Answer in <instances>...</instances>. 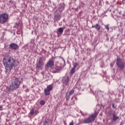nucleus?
Masks as SVG:
<instances>
[{
	"label": "nucleus",
	"instance_id": "obj_1",
	"mask_svg": "<svg viewBox=\"0 0 125 125\" xmlns=\"http://www.w3.org/2000/svg\"><path fill=\"white\" fill-rule=\"evenodd\" d=\"M2 62L6 70V74H8L14 67L17 66L16 60L11 56L7 55L5 56L3 58Z\"/></svg>",
	"mask_w": 125,
	"mask_h": 125
},
{
	"label": "nucleus",
	"instance_id": "obj_2",
	"mask_svg": "<svg viewBox=\"0 0 125 125\" xmlns=\"http://www.w3.org/2000/svg\"><path fill=\"white\" fill-rule=\"evenodd\" d=\"M21 81L18 78L15 77V76L12 75L11 83L9 87V90L10 91H14L16 90L20 86Z\"/></svg>",
	"mask_w": 125,
	"mask_h": 125
},
{
	"label": "nucleus",
	"instance_id": "obj_3",
	"mask_svg": "<svg viewBox=\"0 0 125 125\" xmlns=\"http://www.w3.org/2000/svg\"><path fill=\"white\" fill-rule=\"evenodd\" d=\"M97 115H98V112H95L90 116L88 118L84 119L83 120V123L84 124H89L91 123V122H93V121L95 120V118L97 117Z\"/></svg>",
	"mask_w": 125,
	"mask_h": 125
},
{
	"label": "nucleus",
	"instance_id": "obj_4",
	"mask_svg": "<svg viewBox=\"0 0 125 125\" xmlns=\"http://www.w3.org/2000/svg\"><path fill=\"white\" fill-rule=\"evenodd\" d=\"M8 20V15L7 14L3 13L0 15V23L3 24Z\"/></svg>",
	"mask_w": 125,
	"mask_h": 125
},
{
	"label": "nucleus",
	"instance_id": "obj_5",
	"mask_svg": "<svg viewBox=\"0 0 125 125\" xmlns=\"http://www.w3.org/2000/svg\"><path fill=\"white\" fill-rule=\"evenodd\" d=\"M116 64L120 68L121 70H123L125 68V62H122L121 59L117 58Z\"/></svg>",
	"mask_w": 125,
	"mask_h": 125
},
{
	"label": "nucleus",
	"instance_id": "obj_6",
	"mask_svg": "<svg viewBox=\"0 0 125 125\" xmlns=\"http://www.w3.org/2000/svg\"><path fill=\"white\" fill-rule=\"evenodd\" d=\"M44 65V63L41 60H39L38 62H37L36 63V69L38 70H41V69H42V67H43V65Z\"/></svg>",
	"mask_w": 125,
	"mask_h": 125
},
{
	"label": "nucleus",
	"instance_id": "obj_7",
	"mask_svg": "<svg viewBox=\"0 0 125 125\" xmlns=\"http://www.w3.org/2000/svg\"><path fill=\"white\" fill-rule=\"evenodd\" d=\"M53 87L52 85H49L44 89V92L45 95H49L50 94V91L52 90Z\"/></svg>",
	"mask_w": 125,
	"mask_h": 125
},
{
	"label": "nucleus",
	"instance_id": "obj_8",
	"mask_svg": "<svg viewBox=\"0 0 125 125\" xmlns=\"http://www.w3.org/2000/svg\"><path fill=\"white\" fill-rule=\"evenodd\" d=\"M70 79L68 77L65 76L63 78L62 80L63 86H66L69 84V81Z\"/></svg>",
	"mask_w": 125,
	"mask_h": 125
},
{
	"label": "nucleus",
	"instance_id": "obj_9",
	"mask_svg": "<svg viewBox=\"0 0 125 125\" xmlns=\"http://www.w3.org/2000/svg\"><path fill=\"white\" fill-rule=\"evenodd\" d=\"M10 48L14 50H17L19 48V46L15 43H12L9 45Z\"/></svg>",
	"mask_w": 125,
	"mask_h": 125
},
{
	"label": "nucleus",
	"instance_id": "obj_10",
	"mask_svg": "<svg viewBox=\"0 0 125 125\" xmlns=\"http://www.w3.org/2000/svg\"><path fill=\"white\" fill-rule=\"evenodd\" d=\"M53 66H54V62L52 60H50L46 64V67L47 68H52Z\"/></svg>",
	"mask_w": 125,
	"mask_h": 125
},
{
	"label": "nucleus",
	"instance_id": "obj_11",
	"mask_svg": "<svg viewBox=\"0 0 125 125\" xmlns=\"http://www.w3.org/2000/svg\"><path fill=\"white\" fill-rule=\"evenodd\" d=\"M92 28H95L98 31H99L101 29V26L99 24H96V25H93Z\"/></svg>",
	"mask_w": 125,
	"mask_h": 125
},
{
	"label": "nucleus",
	"instance_id": "obj_12",
	"mask_svg": "<svg viewBox=\"0 0 125 125\" xmlns=\"http://www.w3.org/2000/svg\"><path fill=\"white\" fill-rule=\"evenodd\" d=\"M60 18H61V16L60 14H58L55 15L54 18V21H57L59 20V19H60Z\"/></svg>",
	"mask_w": 125,
	"mask_h": 125
},
{
	"label": "nucleus",
	"instance_id": "obj_13",
	"mask_svg": "<svg viewBox=\"0 0 125 125\" xmlns=\"http://www.w3.org/2000/svg\"><path fill=\"white\" fill-rule=\"evenodd\" d=\"M117 120H119V116H117L115 114H113V121L116 122Z\"/></svg>",
	"mask_w": 125,
	"mask_h": 125
},
{
	"label": "nucleus",
	"instance_id": "obj_14",
	"mask_svg": "<svg viewBox=\"0 0 125 125\" xmlns=\"http://www.w3.org/2000/svg\"><path fill=\"white\" fill-rule=\"evenodd\" d=\"M109 26H110L109 24L104 25V28L106 30H107V32H109V31L110 30V28H109Z\"/></svg>",
	"mask_w": 125,
	"mask_h": 125
},
{
	"label": "nucleus",
	"instance_id": "obj_15",
	"mask_svg": "<svg viewBox=\"0 0 125 125\" xmlns=\"http://www.w3.org/2000/svg\"><path fill=\"white\" fill-rule=\"evenodd\" d=\"M63 31H64V28L62 27L59 28L58 29L59 33H60V34H62Z\"/></svg>",
	"mask_w": 125,
	"mask_h": 125
},
{
	"label": "nucleus",
	"instance_id": "obj_16",
	"mask_svg": "<svg viewBox=\"0 0 125 125\" xmlns=\"http://www.w3.org/2000/svg\"><path fill=\"white\" fill-rule=\"evenodd\" d=\"M76 72V69L75 68H74V67H73L71 69V70H70V73H71V74H74V73H75Z\"/></svg>",
	"mask_w": 125,
	"mask_h": 125
},
{
	"label": "nucleus",
	"instance_id": "obj_17",
	"mask_svg": "<svg viewBox=\"0 0 125 125\" xmlns=\"http://www.w3.org/2000/svg\"><path fill=\"white\" fill-rule=\"evenodd\" d=\"M73 68L76 69V68H77V67L79 66V63L77 62H73Z\"/></svg>",
	"mask_w": 125,
	"mask_h": 125
},
{
	"label": "nucleus",
	"instance_id": "obj_18",
	"mask_svg": "<svg viewBox=\"0 0 125 125\" xmlns=\"http://www.w3.org/2000/svg\"><path fill=\"white\" fill-rule=\"evenodd\" d=\"M56 72H58V71H60L61 70V67L60 66H56Z\"/></svg>",
	"mask_w": 125,
	"mask_h": 125
},
{
	"label": "nucleus",
	"instance_id": "obj_19",
	"mask_svg": "<svg viewBox=\"0 0 125 125\" xmlns=\"http://www.w3.org/2000/svg\"><path fill=\"white\" fill-rule=\"evenodd\" d=\"M45 104V102H44V101L42 100L40 101V105H44Z\"/></svg>",
	"mask_w": 125,
	"mask_h": 125
},
{
	"label": "nucleus",
	"instance_id": "obj_20",
	"mask_svg": "<svg viewBox=\"0 0 125 125\" xmlns=\"http://www.w3.org/2000/svg\"><path fill=\"white\" fill-rule=\"evenodd\" d=\"M75 92V90H71L69 92V95H72V94H74V93Z\"/></svg>",
	"mask_w": 125,
	"mask_h": 125
},
{
	"label": "nucleus",
	"instance_id": "obj_21",
	"mask_svg": "<svg viewBox=\"0 0 125 125\" xmlns=\"http://www.w3.org/2000/svg\"><path fill=\"white\" fill-rule=\"evenodd\" d=\"M30 114H31V115H34V114H35V111H34V109H32L30 110Z\"/></svg>",
	"mask_w": 125,
	"mask_h": 125
},
{
	"label": "nucleus",
	"instance_id": "obj_22",
	"mask_svg": "<svg viewBox=\"0 0 125 125\" xmlns=\"http://www.w3.org/2000/svg\"><path fill=\"white\" fill-rule=\"evenodd\" d=\"M47 124H48V122H47V121L45 120L43 123V125H47Z\"/></svg>",
	"mask_w": 125,
	"mask_h": 125
},
{
	"label": "nucleus",
	"instance_id": "obj_23",
	"mask_svg": "<svg viewBox=\"0 0 125 125\" xmlns=\"http://www.w3.org/2000/svg\"><path fill=\"white\" fill-rule=\"evenodd\" d=\"M34 113L36 115H38V114H39V111H38L37 110H35Z\"/></svg>",
	"mask_w": 125,
	"mask_h": 125
},
{
	"label": "nucleus",
	"instance_id": "obj_24",
	"mask_svg": "<svg viewBox=\"0 0 125 125\" xmlns=\"http://www.w3.org/2000/svg\"><path fill=\"white\" fill-rule=\"evenodd\" d=\"M16 25L14 26V28H16L17 27V26H18V23H16Z\"/></svg>",
	"mask_w": 125,
	"mask_h": 125
},
{
	"label": "nucleus",
	"instance_id": "obj_25",
	"mask_svg": "<svg viewBox=\"0 0 125 125\" xmlns=\"http://www.w3.org/2000/svg\"><path fill=\"white\" fill-rule=\"evenodd\" d=\"M112 107H113V108H116V107H115V104H112Z\"/></svg>",
	"mask_w": 125,
	"mask_h": 125
},
{
	"label": "nucleus",
	"instance_id": "obj_26",
	"mask_svg": "<svg viewBox=\"0 0 125 125\" xmlns=\"http://www.w3.org/2000/svg\"><path fill=\"white\" fill-rule=\"evenodd\" d=\"M0 110H2V105H0Z\"/></svg>",
	"mask_w": 125,
	"mask_h": 125
},
{
	"label": "nucleus",
	"instance_id": "obj_27",
	"mask_svg": "<svg viewBox=\"0 0 125 125\" xmlns=\"http://www.w3.org/2000/svg\"><path fill=\"white\" fill-rule=\"evenodd\" d=\"M69 125H74V123L73 122H71L69 124Z\"/></svg>",
	"mask_w": 125,
	"mask_h": 125
},
{
	"label": "nucleus",
	"instance_id": "obj_28",
	"mask_svg": "<svg viewBox=\"0 0 125 125\" xmlns=\"http://www.w3.org/2000/svg\"><path fill=\"white\" fill-rule=\"evenodd\" d=\"M9 2L11 3V1H10Z\"/></svg>",
	"mask_w": 125,
	"mask_h": 125
}]
</instances>
